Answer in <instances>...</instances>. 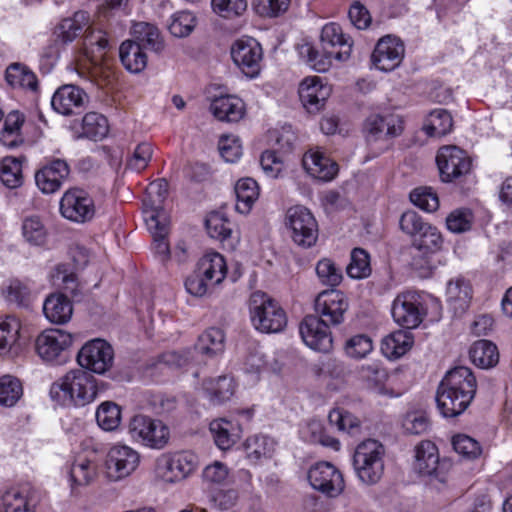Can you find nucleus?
<instances>
[{
	"instance_id": "f257e3e1",
	"label": "nucleus",
	"mask_w": 512,
	"mask_h": 512,
	"mask_svg": "<svg viewBox=\"0 0 512 512\" xmlns=\"http://www.w3.org/2000/svg\"><path fill=\"white\" fill-rule=\"evenodd\" d=\"M476 389V378L468 367L458 366L448 371L436 395L441 414L444 417H455L463 413L472 402Z\"/></svg>"
},
{
	"instance_id": "f03ea898",
	"label": "nucleus",
	"mask_w": 512,
	"mask_h": 512,
	"mask_svg": "<svg viewBox=\"0 0 512 512\" xmlns=\"http://www.w3.org/2000/svg\"><path fill=\"white\" fill-rule=\"evenodd\" d=\"M97 379L84 369H73L55 381L50 388L51 399L62 406L84 407L98 396Z\"/></svg>"
},
{
	"instance_id": "7ed1b4c3",
	"label": "nucleus",
	"mask_w": 512,
	"mask_h": 512,
	"mask_svg": "<svg viewBox=\"0 0 512 512\" xmlns=\"http://www.w3.org/2000/svg\"><path fill=\"white\" fill-rule=\"evenodd\" d=\"M321 45L323 54L310 45H305L301 52L307 54L309 64L318 72L327 71L332 59H347L352 50L351 38L346 36L341 26L336 23H328L322 28Z\"/></svg>"
},
{
	"instance_id": "20e7f679",
	"label": "nucleus",
	"mask_w": 512,
	"mask_h": 512,
	"mask_svg": "<svg viewBox=\"0 0 512 512\" xmlns=\"http://www.w3.org/2000/svg\"><path fill=\"white\" fill-rule=\"evenodd\" d=\"M253 327L262 333H279L287 325V316L280 304L268 294L256 291L249 299Z\"/></svg>"
},
{
	"instance_id": "39448f33",
	"label": "nucleus",
	"mask_w": 512,
	"mask_h": 512,
	"mask_svg": "<svg viewBox=\"0 0 512 512\" xmlns=\"http://www.w3.org/2000/svg\"><path fill=\"white\" fill-rule=\"evenodd\" d=\"M384 455V446L377 440L367 439L357 445L353 467L360 482L371 486L381 480L385 470Z\"/></svg>"
},
{
	"instance_id": "423d86ee",
	"label": "nucleus",
	"mask_w": 512,
	"mask_h": 512,
	"mask_svg": "<svg viewBox=\"0 0 512 512\" xmlns=\"http://www.w3.org/2000/svg\"><path fill=\"white\" fill-rule=\"evenodd\" d=\"M414 470L433 488L442 489L448 480L451 464L449 461L440 460L437 446L429 441H421L415 447Z\"/></svg>"
},
{
	"instance_id": "0eeeda50",
	"label": "nucleus",
	"mask_w": 512,
	"mask_h": 512,
	"mask_svg": "<svg viewBox=\"0 0 512 512\" xmlns=\"http://www.w3.org/2000/svg\"><path fill=\"white\" fill-rule=\"evenodd\" d=\"M285 225L290 231V237L298 246L312 247L318 239V224L310 212L304 206L290 207L285 215Z\"/></svg>"
},
{
	"instance_id": "6e6552de",
	"label": "nucleus",
	"mask_w": 512,
	"mask_h": 512,
	"mask_svg": "<svg viewBox=\"0 0 512 512\" xmlns=\"http://www.w3.org/2000/svg\"><path fill=\"white\" fill-rule=\"evenodd\" d=\"M424 295L415 291H406L396 296L391 313L394 321L406 328L418 327L426 315Z\"/></svg>"
},
{
	"instance_id": "1a4fd4ad",
	"label": "nucleus",
	"mask_w": 512,
	"mask_h": 512,
	"mask_svg": "<svg viewBox=\"0 0 512 512\" xmlns=\"http://www.w3.org/2000/svg\"><path fill=\"white\" fill-rule=\"evenodd\" d=\"M129 434L152 449H163L170 439V430L161 420L145 415H135L130 420Z\"/></svg>"
},
{
	"instance_id": "9d476101",
	"label": "nucleus",
	"mask_w": 512,
	"mask_h": 512,
	"mask_svg": "<svg viewBox=\"0 0 512 512\" xmlns=\"http://www.w3.org/2000/svg\"><path fill=\"white\" fill-rule=\"evenodd\" d=\"M114 360V350L105 340L96 338L85 343L77 354L80 369L96 374L108 371Z\"/></svg>"
},
{
	"instance_id": "9b49d317",
	"label": "nucleus",
	"mask_w": 512,
	"mask_h": 512,
	"mask_svg": "<svg viewBox=\"0 0 512 512\" xmlns=\"http://www.w3.org/2000/svg\"><path fill=\"white\" fill-rule=\"evenodd\" d=\"M436 163L443 182H452L471 171L472 161L468 154L457 146H443L438 150Z\"/></svg>"
},
{
	"instance_id": "f8f14e48",
	"label": "nucleus",
	"mask_w": 512,
	"mask_h": 512,
	"mask_svg": "<svg viewBox=\"0 0 512 512\" xmlns=\"http://www.w3.org/2000/svg\"><path fill=\"white\" fill-rule=\"evenodd\" d=\"M348 308L349 303L345 294L335 289L320 292L314 301L316 316L329 326L341 325Z\"/></svg>"
},
{
	"instance_id": "ddd939ff",
	"label": "nucleus",
	"mask_w": 512,
	"mask_h": 512,
	"mask_svg": "<svg viewBox=\"0 0 512 512\" xmlns=\"http://www.w3.org/2000/svg\"><path fill=\"white\" fill-rule=\"evenodd\" d=\"M141 456L128 445L112 446L106 456V473L110 480L119 481L130 476L139 466Z\"/></svg>"
},
{
	"instance_id": "4468645a",
	"label": "nucleus",
	"mask_w": 512,
	"mask_h": 512,
	"mask_svg": "<svg viewBox=\"0 0 512 512\" xmlns=\"http://www.w3.org/2000/svg\"><path fill=\"white\" fill-rule=\"evenodd\" d=\"M62 216L76 223H85L93 219L95 204L89 193L80 188L67 190L60 200Z\"/></svg>"
},
{
	"instance_id": "2eb2a0df",
	"label": "nucleus",
	"mask_w": 512,
	"mask_h": 512,
	"mask_svg": "<svg viewBox=\"0 0 512 512\" xmlns=\"http://www.w3.org/2000/svg\"><path fill=\"white\" fill-rule=\"evenodd\" d=\"M231 57L235 65L247 77L254 78L259 75L263 50L260 43L251 37L236 40L231 47Z\"/></svg>"
},
{
	"instance_id": "dca6fc26",
	"label": "nucleus",
	"mask_w": 512,
	"mask_h": 512,
	"mask_svg": "<svg viewBox=\"0 0 512 512\" xmlns=\"http://www.w3.org/2000/svg\"><path fill=\"white\" fill-rule=\"evenodd\" d=\"M310 485L329 497H337L345 487L340 470L330 462H318L308 471Z\"/></svg>"
},
{
	"instance_id": "f3484780",
	"label": "nucleus",
	"mask_w": 512,
	"mask_h": 512,
	"mask_svg": "<svg viewBox=\"0 0 512 512\" xmlns=\"http://www.w3.org/2000/svg\"><path fill=\"white\" fill-rule=\"evenodd\" d=\"M329 325L315 315L306 316L300 324L299 332L304 343L311 349L323 353L331 351L333 339Z\"/></svg>"
},
{
	"instance_id": "a211bd4d",
	"label": "nucleus",
	"mask_w": 512,
	"mask_h": 512,
	"mask_svg": "<svg viewBox=\"0 0 512 512\" xmlns=\"http://www.w3.org/2000/svg\"><path fill=\"white\" fill-rule=\"evenodd\" d=\"M168 194V183L164 179L151 182L146 188L143 199V214L146 225L155 227L157 221L169 220L163 209V203Z\"/></svg>"
},
{
	"instance_id": "6ab92c4d",
	"label": "nucleus",
	"mask_w": 512,
	"mask_h": 512,
	"mask_svg": "<svg viewBox=\"0 0 512 512\" xmlns=\"http://www.w3.org/2000/svg\"><path fill=\"white\" fill-rule=\"evenodd\" d=\"M70 174V167L66 160L54 158L43 165L35 173L37 187L44 194L57 192Z\"/></svg>"
},
{
	"instance_id": "aec40b11",
	"label": "nucleus",
	"mask_w": 512,
	"mask_h": 512,
	"mask_svg": "<svg viewBox=\"0 0 512 512\" xmlns=\"http://www.w3.org/2000/svg\"><path fill=\"white\" fill-rule=\"evenodd\" d=\"M404 51V45L398 38L382 37L372 53V62L381 71H392L402 62Z\"/></svg>"
},
{
	"instance_id": "412c9836",
	"label": "nucleus",
	"mask_w": 512,
	"mask_h": 512,
	"mask_svg": "<svg viewBox=\"0 0 512 512\" xmlns=\"http://www.w3.org/2000/svg\"><path fill=\"white\" fill-rule=\"evenodd\" d=\"M73 343V335L61 329H48L35 341L38 355L45 361H53Z\"/></svg>"
},
{
	"instance_id": "4be33fe9",
	"label": "nucleus",
	"mask_w": 512,
	"mask_h": 512,
	"mask_svg": "<svg viewBox=\"0 0 512 512\" xmlns=\"http://www.w3.org/2000/svg\"><path fill=\"white\" fill-rule=\"evenodd\" d=\"M87 102L88 95L85 91L72 84L59 87L51 99L52 108L65 116L80 113Z\"/></svg>"
},
{
	"instance_id": "5701e85b",
	"label": "nucleus",
	"mask_w": 512,
	"mask_h": 512,
	"mask_svg": "<svg viewBox=\"0 0 512 512\" xmlns=\"http://www.w3.org/2000/svg\"><path fill=\"white\" fill-rule=\"evenodd\" d=\"M21 322L12 315L0 317V355L8 358L18 357L24 350L21 335Z\"/></svg>"
},
{
	"instance_id": "b1692460",
	"label": "nucleus",
	"mask_w": 512,
	"mask_h": 512,
	"mask_svg": "<svg viewBox=\"0 0 512 512\" xmlns=\"http://www.w3.org/2000/svg\"><path fill=\"white\" fill-rule=\"evenodd\" d=\"M298 93L308 112H318L330 96L331 87L317 76L307 77L300 83Z\"/></svg>"
},
{
	"instance_id": "393cba45",
	"label": "nucleus",
	"mask_w": 512,
	"mask_h": 512,
	"mask_svg": "<svg viewBox=\"0 0 512 512\" xmlns=\"http://www.w3.org/2000/svg\"><path fill=\"white\" fill-rule=\"evenodd\" d=\"M364 129L367 141L372 142L400 135L403 126L402 120L398 116L374 114L366 119Z\"/></svg>"
},
{
	"instance_id": "a878e982",
	"label": "nucleus",
	"mask_w": 512,
	"mask_h": 512,
	"mask_svg": "<svg viewBox=\"0 0 512 512\" xmlns=\"http://www.w3.org/2000/svg\"><path fill=\"white\" fill-rule=\"evenodd\" d=\"M206 229L211 238L222 242L227 248L234 250L240 242V233L235 225L222 213L212 212L206 218Z\"/></svg>"
},
{
	"instance_id": "bb28decb",
	"label": "nucleus",
	"mask_w": 512,
	"mask_h": 512,
	"mask_svg": "<svg viewBox=\"0 0 512 512\" xmlns=\"http://www.w3.org/2000/svg\"><path fill=\"white\" fill-rule=\"evenodd\" d=\"M306 172L315 179L328 182L338 173V165L319 151L306 152L302 159Z\"/></svg>"
},
{
	"instance_id": "cd10ccee",
	"label": "nucleus",
	"mask_w": 512,
	"mask_h": 512,
	"mask_svg": "<svg viewBox=\"0 0 512 512\" xmlns=\"http://www.w3.org/2000/svg\"><path fill=\"white\" fill-rule=\"evenodd\" d=\"M43 313L54 324H65L73 314L71 301L62 293L50 294L43 303Z\"/></svg>"
},
{
	"instance_id": "c85d7f7f",
	"label": "nucleus",
	"mask_w": 512,
	"mask_h": 512,
	"mask_svg": "<svg viewBox=\"0 0 512 512\" xmlns=\"http://www.w3.org/2000/svg\"><path fill=\"white\" fill-rule=\"evenodd\" d=\"M3 127L0 131V141L8 148H15L24 142L22 127L25 123V116L18 110L10 111L3 115Z\"/></svg>"
},
{
	"instance_id": "c756f323",
	"label": "nucleus",
	"mask_w": 512,
	"mask_h": 512,
	"mask_svg": "<svg viewBox=\"0 0 512 512\" xmlns=\"http://www.w3.org/2000/svg\"><path fill=\"white\" fill-rule=\"evenodd\" d=\"M209 429L216 446L221 450L230 449L241 436L240 426L224 418L213 420Z\"/></svg>"
},
{
	"instance_id": "7c9ffc66",
	"label": "nucleus",
	"mask_w": 512,
	"mask_h": 512,
	"mask_svg": "<svg viewBox=\"0 0 512 512\" xmlns=\"http://www.w3.org/2000/svg\"><path fill=\"white\" fill-rule=\"evenodd\" d=\"M210 111L220 121L237 122L244 115V103L236 96H221L212 101Z\"/></svg>"
},
{
	"instance_id": "2f4dec72",
	"label": "nucleus",
	"mask_w": 512,
	"mask_h": 512,
	"mask_svg": "<svg viewBox=\"0 0 512 512\" xmlns=\"http://www.w3.org/2000/svg\"><path fill=\"white\" fill-rule=\"evenodd\" d=\"M196 270L214 286L220 284L226 277L227 265L224 257L217 253H207L202 256L196 265Z\"/></svg>"
},
{
	"instance_id": "473e14b6",
	"label": "nucleus",
	"mask_w": 512,
	"mask_h": 512,
	"mask_svg": "<svg viewBox=\"0 0 512 512\" xmlns=\"http://www.w3.org/2000/svg\"><path fill=\"white\" fill-rule=\"evenodd\" d=\"M90 22V15L86 11H77L72 17L63 19L55 29L57 40L63 44L73 42Z\"/></svg>"
},
{
	"instance_id": "72a5a7b5",
	"label": "nucleus",
	"mask_w": 512,
	"mask_h": 512,
	"mask_svg": "<svg viewBox=\"0 0 512 512\" xmlns=\"http://www.w3.org/2000/svg\"><path fill=\"white\" fill-rule=\"evenodd\" d=\"M30 493L27 486L13 487L5 491L1 498L4 512H35Z\"/></svg>"
},
{
	"instance_id": "f704fd0d",
	"label": "nucleus",
	"mask_w": 512,
	"mask_h": 512,
	"mask_svg": "<svg viewBox=\"0 0 512 512\" xmlns=\"http://www.w3.org/2000/svg\"><path fill=\"white\" fill-rule=\"evenodd\" d=\"M447 302L455 313L464 312L471 300V287L462 277L450 280L446 289Z\"/></svg>"
},
{
	"instance_id": "c9c22d12",
	"label": "nucleus",
	"mask_w": 512,
	"mask_h": 512,
	"mask_svg": "<svg viewBox=\"0 0 512 512\" xmlns=\"http://www.w3.org/2000/svg\"><path fill=\"white\" fill-rule=\"evenodd\" d=\"M119 57L123 66L131 73H140L147 65V56L139 43L124 41L119 48Z\"/></svg>"
},
{
	"instance_id": "e433bc0d",
	"label": "nucleus",
	"mask_w": 512,
	"mask_h": 512,
	"mask_svg": "<svg viewBox=\"0 0 512 512\" xmlns=\"http://www.w3.org/2000/svg\"><path fill=\"white\" fill-rule=\"evenodd\" d=\"M225 335L224 332L215 327L205 330L195 344V351L207 358H213L224 351Z\"/></svg>"
},
{
	"instance_id": "4c0bfd02",
	"label": "nucleus",
	"mask_w": 512,
	"mask_h": 512,
	"mask_svg": "<svg viewBox=\"0 0 512 512\" xmlns=\"http://www.w3.org/2000/svg\"><path fill=\"white\" fill-rule=\"evenodd\" d=\"M413 345V337L406 330H398L387 335L381 343V351L388 359L403 356Z\"/></svg>"
},
{
	"instance_id": "58836bf2",
	"label": "nucleus",
	"mask_w": 512,
	"mask_h": 512,
	"mask_svg": "<svg viewBox=\"0 0 512 512\" xmlns=\"http://www.w3.org/2000/svg\"><path fill=\"white\" fill-rule=\"evenodd\" d=\"M132 35L140 46L154 52H160L164 48V42L158 28L147 22H138L132 26Z\"/></svg>"
},
{
	"instance_id": "ea45409f",
	"label": "nucleus",
	"mask_w": 512,
	"mask_h": 512,
	"mask_svg": "<svg viewBox=\"0 0 512 512\" xmlns=\"http://www.w3.org/2000/svg\"><path fill=\"white\" fill-rule=\"evenodd\" d=\"M453 118L451 114L442 108L432 110L426 118L423 130L430 137H442L451 132Z\"/></svg>"
},
{
	"instance_id": "a19ab883",
	"label": "nucleus",
	"mask_w": 512,
	"mask_h": 512,
	"mask_svg": "<svg viewBox=\"0 0 512 512\" xmlns=\"http://www.w3.org/2000/svg\"><path fill=\"white\" fill-rule=\"evenodd\" d=\"M6 81L13 88L36 91L38 81L36 75L26 66L14 63L6 69Z\"/></svg>"
},
{
	"instance_id": "79ce46f5",
	"label": "nucleus",
	"mask_w": 512,
	"mask_h": 512,
	"mask_svg": "<svg viewBox=\"0 0 512 512\" xmlns=\"http://www.w3.org/2000/svg\"><path fill=\"white\" fill-rule=\"evenodd\" d=\"M109 46L106 32L102 30H89L83 40L84 54L92 63L98 64L104 57L105 50Z\"/></svg>"
},
{
	"instance_id": "37998d69",
	"label": "nucleus",
	"mask_w": 512,
	"mask_h": 512,
	"mask_svg": "<svg viewBox=\"0 0 512 512\" xmlns=\"http://www.w3.org/2000/svg\"><path fill=\"white\" fill-rule=\"evenodd\" d=\"M471 361L480 368H490L497 364L499 354L496 345L488 340L476 341L469 351Z\"/></svg>"
},
{
	"instance_id": "c03bdc74",
	"label": "nucleus",
	"mask_w": 512,
	"mask_h": 512,
	"mask_svg": "<svg viewBox=\"0 0 512 512\" xmlns=\"http://www.w3.org/2000/svg\"><path fill=\"white\" fill-rule=\"evenodd\" d=\"M237 198L236 209L241 213H247L259 196V187L252 178L240 179L235 185Z\"/></svg>"
},
{
	"instance_id": "a18cd8bd",
	"label": "nucleus",
	"mask_w": 512,
	"mask_h": 512,
	"mask_svg": "<svg viewBox=\"0 0 512 512\" xmlns=\"http://www.w3.org/2000/svg\"><path fill=\"white\" fill-rule=\"evenodd\" d=\"M109 124L107 118L97 112L87 113L82 120V135L88 139L98 141L107 136Z\"/></svg>"
},
{
	"instance_id": "49530a36",
	"label": "nucleus",
	"mask_w": 512,
	"mask_h": 512,
	"mask_svg": "<svg viewBox=\"0 0 512 512\" xmlns=\"http://www.w3.org/2000/svg\"><path fill=\"white\" fill-rule=\"evenodd\" d=\"M203 387L214 404H220L228 400L234 393L233 381L227 376L206 380Z\"/></svg>"
},
{
	"instance_id": "de8ad7c7",
	"label": "nucleus",
	"mask_w": 512,
	"mask_h": 512,
	"mask_svg": "<svg viewBox=\"0 0 512 512\" xmlns=\"http://www.w3.org/2000/svg\"><path fill=\"white\" fill-rule=\"evenodd\" d=\"M70 480L76 485H88L97 475V466L84 456H78L70 468Z\"/></svg>"
},
{
	"instance_id": "09e8293b",
	"label": "nucleus",
	"mask_w": 512,
	"mask_h": 512,
	"mask_svg": "<svg viewBox=\"0 0 512 512\" xmlns=\"http://www.w3.org/2000/svg\"><path fill=\"white\" fill-rule=\"evenodd\" d=\"M442 245L441 232L429 223L413 240V246L423 253H435L442 248Z\"/></svg>"
},
{
	"instance_id": "8fccbe9b",
	"label": "nucleus",
	"mask_w": 512,
	"mask_h": 512,
	"mask_svg": "<svg viewBox=\"0 0 512 512\" xmlns=\"http://www.w3.org/2000/svg\"><path fill=\"white\" fill-rule=\"evenodd\" d=\"M274 449V441L264 435L250 437L245 443L246 455L251 461H258L262 458L270 457Z\"/></svg>"
},
{
	"instance_id": "3c124183",
	"label": "nucleus",
	"mask_w": 512,
	"mask_h": 512,
	"mask_svg": "<svg viewBox=\"0 0 512 512\" xmlns=\"http://www.w3.org/2000/svg\"><path fill=\"white\" fill-rule=\"evenodd\" d=\"M98 425L105 431L117 429L121 422V409L114 402H103L96 411Z\"/></svg>"
},
{
	"instance_id": "603ef678",
	"label": "nucleus",
	"mask_w": 512,
	"mask_h": 512,
	"mask_svg": "<svg viewBox=\"0 0 512 512\" xmlns=\"http://www.w3.org/2000/svg\"><path fill=\"white\" fill-rule=\"evenodd\" d=\"M22 395V384L17 378L10 375H4L0 378V405L12 407Z\"/></svg>"
},
{
	"instance_id": "864d4df0",
	"label": "nucleus",
	"mask_w": 512,
	"mask_h": 512,
	"mask_svg": "<svg viewBox=\"0 0 512 512\" xmlns=\"http://www.w3.org/2000/svg\"><path fill=\"white\" fill-rule=\"evenodd\" d=\"M0 178L8 188H17L23 182L21 161L14 157H5L2 161Z\"/></svg>"
},
{
	"instance_id": "5fc2aeb1",
	"label": "nucleus",
	"mask_w": 512,
	"mask_h": 512,
	"mask_svg": "<svg viewBox=\"0 0 512 512\" xmlns=\"http://www.w3.org/2000/svg\"><path fill=\"white\" fill-rule=\"evenodd\" d=\"M347 274L353 279H363L371 274L369 254L362 248L351 252V260L346 268Z\"/></svg>"
},
{
	"instance_id": "6e6d98bb",
	"label": "nucleus",
	"mask_w": 512,
	"mask_h": 512,
	"mask_svg": "<svg viewBox=\"0 0 512 512\" xmlns=\"http://www.w3.org/2000/svg\"><path fill=\"white\" fill-rule=\"evenodd\" d=\"M359 378L366 384L367 388L383 393L384 383L388 375L386 370L378 364H368L361 366Z\"/></svg>"
},
{
	"instance_id": "4d7b16f0",
	"label": "nucleus",
	"mask_w": 512,
	"mask_h": 512,
	"mask_svg": "<svg viewBox=\"0 0 512 512\" xmlns=\"http://www.w3.org/2000/svg\"><path fill=\"white\" fill-rule=\"evenodd\" d=\"M158 222L159 224L155 227L150 225L146 226L153 236V248L155 254L159 257L161 262H166L170 256L169 244L166 240V236L169 231V220Z\"/></svg>"
},
{
	"instance_id": "13d9d810",
	"label": "nucleus",
	"mask_w": 512,
	"mask_h": 512,
	"mask_svg": "<svg viewBox=\"0 0 512 512\" xmlns=\"http://www.w3.org/2000/svg\"><path fill=\"white\" fill-rule=\"evenodd\" d=\"M3 295L7 302L26 307L30 301L31 291L26 283L13 279L3 288Z\"/></svg>"
},
{
	"instance_id": "bf43d9fd",
	"label": "nucleus",
	"mask_w": 512,
	"mask_h": 512,
	"mask_svg": "<svg viewBox=\"0 0 512 512\" xmlns=\"http://www.w3.org/2000/svg\"><path fill=\"white\" fill-rule=\"evenodd\" d=\"M54 283L60 286L65 292L76 298L82 293V285L79 283L77 275L69 271L66 265H58L53 275Z\"/></svg>"
},
{
	"instance_id": "052dcab7",
	"label": "nucleus",
	"mask_w": 512,
	"mask_h": 512,
	"mask_svg": "<svg viewBox=\"0 0 512 512\" xmlns=\"http://www.w3.org/2000/svg\"><path fill=\"white\" fill-rule=\"evenodd\" d=\"M196 26V18L189 11H179L172 15L168 25L170 33L175 37L188 36Z\"/></svg>"
},
{
	"instance_id": "680f3d73",
	"label": "nucleus",
	"mask_w": 512,
	"mask_h": 512,
	"mask_svg": "<svg viewBox=\"0 0 512 512\" xmlns=\"http://www.w3.org/2000/svg\"><path fill=\"white\" fill-rule=\"evenodd\" d=\"M173 463L181 481L192 475L199 464L198 457L191 451H177L170 453Z\"/></svg>"
},
{
	"instance_id": "e2e57ef3",
	"label": "nucleus",
	"mask_w": 512,
	"mask_h": 512,
	"mask_svg": "<svg viewBox=\"0 0 512 512\" xmlns=\"http://www.w3.org/2000/svg\"><path fill=\"white\" fill-rule=\"evenodd\" d=\"M155 477L167 484L181 482L170 453L161 454L155 462Z\"/></svg>"
},
{
	"instance_id": "0e129e2a",
	"label": "nucleus",
	"mask_w": 512,
	"mask_h": 512,
	"mask_svg": "<svg viewBox=\"0 0 512 512\" xmlns=\"http://www.w3.org/2000/svg\"><path fill=\"white\" fill-rule=\"evenodd\" d=\"M22 235L28 243L42 245L45 242L47 232L40 218L31 216L23 221Z\"/></svg>"
},
{
	"instance_id": "69168bd1",
	"label": "nucleus",
	"mask_w": 512,
	"mask_h": 512,
	"mask_svg": "<svg viewBox=\"0 0 512 512\" xmlns=\"http://www.w3.org/2000/svg\"><path fill=\"white\" fill-rule=\"evenodd\" d=\"M411 202L426 212H434L439 207L437 194L429 187H418L410 193Z\"/></svg>"
},
{
	"instance_id": "338daca9",
	"label": "nucleus",
	"mask_w": 512,
	"mask_h": 512,
	"mask_svg": "<svg viewBox=\"0 0 512 512\" xmlns=\"http://www.w3.org/2000/svg\"><path fill=\"white\" fill-rule=\"evenodd\" d=\"M316 273L322 284L331 287L338 286L343 279L342 270L336 267L332 260L327 258L317 263Z\"/></svg>"
},
{
	"instance_id": "774afa93",
	"label": "nucleus",
	"mask_w": 512,
	"mask_h": 512,
	"mask_svg": "<svg viewBox=\"0 0 512 512\" xmlns=\"http://www.w3.org/2000/svg\"><path fill=\"white\" fill-rule=\"evenodd\" d=\"M344 350L347 356L354 359H362L373 350V343L369 336L358 334L346 341Z\"/></svg>"
}]
</instances>
